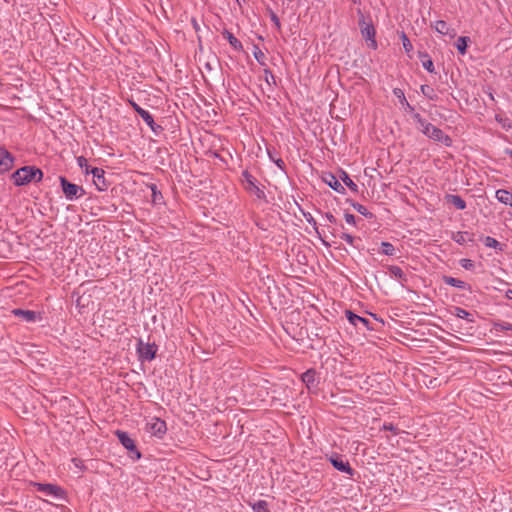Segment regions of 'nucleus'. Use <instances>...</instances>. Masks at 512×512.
<instances>
[{
    "label": "nucleus",
    "mask_w": 512,
    "mask_h": 512,
    "mask_svg": "<svg viewBox=\"0 0 512 512\" xmlns=\"http://www.w3.org/2000/svg\"><path fill=\"white\" fill-rule=\"evenodd\" d=\"M135 111L139 114V116L143 119V121L153 130L155 131V122L152 115L145 109L141 108L137 104H132Z\"/></svg>",
    "instance_id": "obj_15"
},
{
    "label": "nucleus",
    "mask_w": 512,
    "mask_h": 512,
    "mask_svg": "<svg viewBox=\"0 0 512 512\" xmlns=\"http://www.w3.org/2000/svg\"><path fill=\"white\" fill-rule=\"evenodd\" d=\"M324 181L335 191L341 193L344 191V187L342 184L338 181V179L332 175L329 174L324 178Z\"/></svg>",
    "instance_id": "obj_19"
},
{
    "label": "nucleus",
    "mask_w": 512,
    "mask_h": 512,
    "mask_svg": "<svg viewBox=\"0 0 512 512\" xmlns=\"http://www.w3.org/2000/svg\"><path fill=\"white\" fill-rule=\"evenodd\" d=\"M401 40L403 43V48L406 51V53H410L413 49V46L405 33L401 34Z\"/></svg>",
    "instance_id": "obj_32"
},
{
    "label": "nucleus",
    "mask_w": 512,
    "mask_h": 512,
    "mask_svg": "<svg viewBox=\"0 0 512 512\" xmlns=\"http://www.w3.org/2000/svg\"><path fill=\"white\" fill-rule=\"evenodd\" d=\"M116 435L118 437V440L120 441V443L129 451L131 452H135L136 454V458L139 459L141 457V454L139 451H137L136 449V445H135V442L132 438H130V436L126 433V432H123V431H116Z\"/></svg>",
    "instance_id": "obj_11"
},
{
    "label": "nucleus",
    "mask_w": 512,
    "mask_h": 512,
    "mask_svg": "<svg viewBox=\"0 0 512 512\" xmlns=\"http://www.w3.org/2000/svg\"><path fill=\"white\" fill-rule=\"evenodd\" d=\"M353 208H354L358 213H360L361 215H363V216H365V217L371 218V217L373 216V215H372V213H370V212L368 211V209H367L365 206H363V205H361V204H359V203H357V204H353Z\"/></svg>",
    "instance_id": "obj_29"
},
{
    "label": "nucleus",
    "mask_w": 512,
    "mask_h": 512,
    "mask_svg": "<svg viewBox=\"0 0 512 512\" xmlns=\"http://www.w3.org/2000/svg\"><path fill=\"white\" fill-rule=\"evenodd\" d=\"M416 123L419 125V129L421 132L426 135L428 138L440 142L443 145L449 147L452 144L451 138L444 134L443 131L431 123L426 122L420 114L415 113L413 116Z\"/></svg>",
    "instance_id": "obj_1"
},
{
    "label": "nucleus",
    "mask_w": 512,
    "mask_h": 512,
    "mask_svg": "<svg viewBox=\"0 0 512 512\" xmlns=\"http://www.w3.org/2000/svg\"><path fill=\"white\" fill-rule=\"evenodd\" d=\"M93 175V183L99 191H105L108 188V183L104 177V170L101 168L94 167L91 169Z\"/></svg>",
    "instance_id": "obj_12"
},
{
    "label": "nucleus",
    "mask_w": 512,
    "mask_h": 512,
    "mask_svg": "<svg viewBox=\"0 0 512 512\" xmlns=\"http://www.w3.org/2000/svg\"><path fill=\"white\" fill-rule=\"evenodd\" d=\"M382 253L385 255H393L394 254V246L389 242L381 243Z\"/></svg>",
    "instance_id": "obj_30"
},
{
    "label": "nucleus",
    "mask_w": 512,
    "mask_h": 512,
    "mask_svg": "<svg viewBox=\"0 0 512 512\" xmlns=\"http://www.w3.org/2000/svg\"><path fill=\"white\" fill-rule=\"evenodd\" d=\"M324 219H325L328 223H331V224L336 223V218H335L331 213H326V214L324 215Z\"/></svg>",
    "instance_id": "obj_42"
},
{
    "label": "nucleus",
    "mask_w": 512,
    "mask_h": 512,
    "mask_svg": "<svg viewBox=\"0 0 512 512\" xmlns=\"http://www.w3.org/2000/svg\"><path fill=\"white\" fill-rule=\"evenodd\" d=\"M389 271L391 273V275H393L395 278L399 279V280H404L405 279V274L403 272V270L398 267V266H391L389 268Z\"/></svg>",
    "instance_id": "obj_28"
},
{
    "label": "nucleus",
    "mask_w": 512,
    "mask_h": 512,
    "mask_svg": "<svg viewBox=\"0 0 512 512\" xmlns=\"http://www.w3.org/2000/svg\"><path fill=\"white\" fill-rule=\"evenodd\" d=\"M252 508L255 512H268L267 502L264 500H259L252 505Z\"/></svg>",
    "instance_id": "obj_26"
},
{
    "label": "nucleus",
    "mask_w": 512,
    "mask_h": 512,
    "mask_svg": "<svg viewBox=\"0 0 512 512\" xmlns=\"http://www.w3.org/2000/svg\"><path fill=\"white\" fill-rule=\"evenodd\" d=\"M63 193L68 200L77 199L85 194L81 186L70 183L65 177H60Z\"/></svg>",
    "instance_id": "obj_3"
},
{
    "label": "nucleus",
    "mask_w": 512,
    "mask_h": 512,
    "mask_svg": "<svg viewBox=\"0 0 512 512\" xmlns=\"http://www.w3.org/2000/svg\"><path fill=\"white\" fill-rule=\"evenodd\" d=\"M13 157L4 148H0V172H6L12 168Z\"/></svg>",
    "instance_id": "obj_13"
},
{
    "label": "nucleus",
    "mask_w": 512,
    "mask_h": 512,
    "mask_svg": "<svg viewBox=\"0 0 512 512\" xmlns=\"http://www.w3.org/2000/svg\"><path fill=\"white\" fill-rule=\"evenodd\" d=\"M346 317H347L348 321L353 326L359 327L360 325H362L366 329H370L369 326H368L369 325V320L368 319L363 318L361 316H358V315L354 314L352 311H349V310L346 311Z\"/></svg>",
    "instance_id": "obj_14"
},
{
    "label": "nucleus",
    "mask_w": 512,
    "mask_h": 512,
    "mask_svg": "<svg viewBox=\"0 0 512 512\" xmlns=\"http://www.w3.org/2000/svg\"><path fill=\"white\" fill-rule=\"evenodd\" d=\"M361 34L363 38H365L367 41H369V47L372 49L377 48V41L375 39V29L371 22H366L363 18L359 22Z\"/></svg>",
    "instance_id": "obj_4"
},
{
    "label": "nucleus",
    "mask_w": 512,
    "mask_h": 512,
    "mask_svg": "<svg viewBox=\"0 0 512 512\" xmlns=\"http://www.w3.org/2000/svg\"><path fill=\"white\" fill-rule=\"evenodd\" d=\"M77 164L85 172V174L91 173L92 168H90V166L88 165V161L84 156H79L77 158Z\"/></svg>",
    "instance_id": "obj_25"
},
{
    "label": "nucleus",
    "mask_w": 512,
    "mask_h": 512,
    "mask_svg": "<svg viewBox=\"0 0 512 512\" xmlns=\"http://www.w3.org/2000/svg\"><path fill=\"white\" fill-rule=\"evenodd\" d=\"M146 429L152 435L162 438V436L166 433L167 426L165 421L154 417L149 422H147Z\"/></svg>",
    "instance_id": "obj_6"
},
{
    "label": "nucleus",
    "mask_w": 512,
    "mask_h": 512,
    "mask_svg": "<svg viewBox=\"0 0 512 512\" xmlns=\"http://www.w3.org/2000/svg\"><path fill=\"white\" fill-rule=\"evenodd\" d=\"M272 20L274 21L276 26H279V20L275 14L271 15Z\"/></svg>",
    "instance_id": "obj_45"
},
{
    "label": "nucleus",
    "mask_w": 512,
    "mask_h": 512,
    "mask_svg": "<svg viewBox=\"0 0 512 512\" xmlns=\"http://www.w3.org/2000/svg\"><path fill=\"white\" fill-rule=\"evenodd\" d=\"M453 314L461 319H466L469 322H473L472 314L466 311L465 309H462L460 307H455Z\"/></svg>",
    "instance_id": "obj_23"
},
{
    "label": "nucleus",
    "mask_w": 512,
    "mask_h": 512,
    "mask_svg": "<svg viewBox=\"0 0 512 512\" xmlns=\"http://www.w3.org/2000/svg\"><path fill=\"white\" fill-rule=\"evenodd\" d=\"M151 189H152V201L154 203H158L162 199V195H161V193L159 191H157L155 185H153L151 187Z\"/></svg>",
    "instance_id": "obj_35"
},
{
    "label": "nucleus",
    "mask_w": 512,
    "mask_h": 512,
    "mask_svg": "<svg viewBox=\"0 0 512 512\" xmlns=\"http://www.w3.org/2000/svg\"><path fill=\"white\" fill-rule=\"evenodd\" d=\"M270 157L277 164V166L281 169V171L285 173V162H284V160L281 159V158L274 159L271 155H270Z\"/></svg>",
    "instance_id": "obj_38"
},
{
    "label": "nucleus",
    "mask_w": 512,
    "mask_h": 512,
    "mask_svg": "<svg viewBox=\"0 0 512 512\" xmlns=\"http://www.w3.org/2000/svg\"><path fill=\"white\" fill-rule=\"evenodd\" d=\"M461 265L465 269H470L473 266V263L469 259H462L461 260Z\"/></svg>",
    "instance_id": "obj_41"
},
{
    "label": "nucleus",
    "mask_w": 512,
    "mask_h": 512,
    "mask_svg": "<svg viewBox=\"0 0 512 512\" xmlns=\"http://www.w3.org/2000/svg\"><path fill=\"white\" fill-rule=\"evenodd\" d=\"M383 429L384 430H389V431L393 432L394 434L398 433L397 428L393 424H391V423H385L383 425Z\"/></svg>",
    "instance_id": "obj_40"
},
{
    "label": "nucleus",
    "mask_w": 512,
    "mask_h": 512,
    "mask_svg": "<svg viewBox=\"0 0 512 512\" xmlns=\"http://www.w3.org/2000/svg\"><path fill=\"white\" fill-rule=\"evenodd\" d=\"M330 463L332 466L337 469L338 471L345 473L349 476H353L354 470L350 466L349 462L341 455H332L329 458Z\"/></svg>",
    "instance_id": "obj_5"
},
{
    "label": "nucleus",
    "mask_w": 512,
    "mask_h": 512,
    "mask_svg": "<svg viewBox=\"0 0 512 512\" xmlns=\"http://www.w3.org/2000/svg\"><path fill=\"white\" fill-rule=\"evenodd\" d=\"M254 56L259 63H264L265 54L258 47H255Z\"/></svg>",
    "instance_id": "obj_36"
},
{
    "label": "nucleus",
    "mask_w": 512,
    "mask_h": 512,
    "mask_svg": "<svg viewBox=\"0 0 512 512\" xmlns=\"http://www.w3.org/2000/svg\"><path fill=\"white\" fill-rule=\"evenodd\" d=\"M431 26L437 33L447 36L450 39L455 38L457 35L456 30L443 20L435 21Z\"/></svg>",
    "instance_id": "obj_10"
},
{
    "label": "nucleus",
    "mask_w": 512,
    "mask_h": 512,
    "mask_svg": "<svg viewBox=\"0 0 512 512\" xmlns=\"http://www.w3.org/2000/svg\"><path fill=\"white\" fill-rule=\"evenodd\" d=\"M393 94L400 100L401 103H404L407 101L406 97L404 95V92L401 89L395 88L393 90Z\"/></svg>",
    "instance_id": "obj_37"
},
{
    "label": "nucleus",
    "mask_w": 512,
    "mask_h": 512,
    "mask_svg": "<svg viewBox=\"0 0 512 512\" xmlns=\"http://www.w3.org/2000/svg\"><path fill=\"white\" fill-rule=\"evenodd\" d=\"M404 106H405V109L412 112L414 110V108L406 101L404 103H402Z\"/></svg>",
    "instance_id": "obj_44"
},
{
    "label": "nucleus",
    "mask_w": 512,
    "mask_h": 512,
    "mask_svg": "<svg viewBox=\"0 0 512 512\" xmlns=\"http://www.w3.org/2000/svg\"><path fill=\"white\" fill-rule=\"evenodd\" d=\"M469 38L462 36L459 37L456 41V48L460 54L464 55L466 53V49L468 46Z\"/></svg>",
    "instance_id": "obj_22"
},
{
    "label": "nucleus",
    "mask_w": 512,
    "mask_h": 512,
    "mask_svg": "<svg viewBox=\"0 0 512 512\" xmlns=\"http://www.w3.org/2000/svg\"><path fill=\"white\" fill-rule=\"evenodd\" d=\"M342 180L350 190H352L353 192L358 191V186L349 178V176L346 173H344V177L342 178Z\"/></svg>",
    "instance_id": "obj_31"
},
{
    "label": "nucleus",
    "mask_w": 512,
    "mask_h": 512,
    "mask_svg": "<svg viewBox=\"0 0 512 512\" xmlns=\"http://www.w3.org/2000/svg\"><path fill=\"white\" fill-rule=\"evenodd\" d=\"M420 89H421L422 94L425 97L429 98L430 100H435L436 99V93H435L434 89L431 86H429V85H422Z\"/></svg>",
    "instance_id": "obj_24"
},
{
    "label": "nucleus",
    "mask_w": 512,
    "mask_h": 512,
    "mask_svg": "<svg viewBox=\"0 0 512 512\" xmlns=\"http://www.w3.org/2000/svg\"><path fill=\"white\" fill-rule=\"evenodd\" d=\"M424 59L422 60L423 67L430 73L434 72V64L433 61L428 57L427 54L421 55Z\"/></svg>",
    "instance_id": "obj_27"
},
{
    "label": "nucleus",
    "mask_w": 512,
    "mask_h": 512,
    "mask_svg": "<svg viewBox=\"0 0 512 512\" xmlns=\"http://www.w3.org/2000/svg\"><path fill=\"white\" fill-rule=\"evenodd\" d=\"M137 351L141 360L151 361L155 357L157 348L154 344L144 343L142 340H139Z\"/></svg>",
    "instance_id": "obj_7"
},
{
    "label": "nucleus",
    "mask_w": 512,
    "mask_h": 512,
    "mask_svg": "<svg viewBox=\"0 0 512 512\" xmlns=\"http://www.w3.org/2000/svg\"><path fill=\"white\" fill-rule=\"evenodd\" d=\"M309 222L313 221V224L315 225L316 224V221H314L312 218L311 219H308Z\"/></svg>",
    "instance_id": "obj_47"
},
{
    "label": "nucleus",
    "mask_w": 512,
    "mask_h": 512,
    "mask_svg": "<svg viewBox=\"0 0 512 512\" xmlns=\"http://www.w3.org/2000/svg\"><path fill=\"white\" fill-rule=\"evenodd\" d=\"M443 281L447 285H450L452 287H456V288H459V289H464L466 287V283L464 281L456 279V278H453L451 276H444L443 277Z\"/></svg>",
    "instance_id": "obj_21"
},
{
    "label": "nucleus",
    "mask_w": 512,
    "mask_h": 512,
    "mask_svg": "<svg viewBox=\"0 0 512 512\" xmlns=\"http://www.w3.org/2000/svg\"><path fill=\"white\" fill-rule=\"evenodd\" d=\"M494 329L496 331H510L512 330V324L508 322L495 323Z\"/></svg>",
    "instance_id": "obj_33"
},
{
    "label": "nucleus",
    "mask_w": 512,
    "mask_h": 512,
    "mask_svg": "<svg viewBox=\"0 0 512 512\" xmlns=\"http://www.w3.org/2000/svg\"><path fill=\"white\" fill-rule=\"evenodd\" d=\"M222 34H223L224 38L228 40L230 45L235 50H241L242 49L241 42L236 37H234V35L231 32H229L228 30H224Z\"/></svg>",
    "instance_id": "obj_20"
},
{
    "label": "nucleus",
    "mask_w": 512,
    "mask_h": 512,
    "mask_svg": "<svg viewBox=\"0 0 512 512\" xmlns=\"http://www.w3.org/2000/svg\"><path fill=\"white\" fill-rule=\"evenodd\" d=\"M42 177V171L32 166L22 167L12 174L14 184L17 186L25 185L32 181L40 182Z\"/></svg>",
    "instance_id": "obj_2"
},
{
    "label": "nucleus",
    "mask_w": 512,
    "mask_h": 512,
    "mask_svg": "<svg viewBox=\"0 0 512 512\" xmlns=\"http://www.w3.org/2000/svg\"><path fill=\"white\" fill-rule=\"evenodd\" d=\"M12 313L15 316L21 317L26 322H34L38 318L37 313L30 310L14 309Z\"/></svg>",
    "instance_id": "obj_16"
},
{
    "label": "nucleus",
    "mask_w": 512,
    "mask_h": 512,
    "mask_svg": "<svg viewBox=\"0 0 512 512\" xmlns=\"http://www.w3.org/2000/svg\"><path fill=\"white\" fill-rule=\"evenodd\" d=\"M508 293V297L512 299V291H509Z\"/></svg>",
    "instance_id": "obj_46"
},
{
    "label": "nucleus",
    "mask_w": 512,
    "mask_h": 512,
    "mask_svg": "<svg viewBox=\"0 0 512 512\" xmlns=\"http://www.w3.org/2000/svg\"><path fill=\"white\" fill-rule=\"evenodd\" d=\"M34 487H36L37 491L47 496L60 498L63 495V490L59 486L54 484L34 483Z\"/></svg>",
    "instance_id": "obj_8"
},
{
    "label": "nucleus",
    "mask_w": 512,
    "mask_h": 512,
    "mask_svg": "<svg viewBox=\"0 0 512 512\" xmlns=\"http://www.w3.org/2000/svg\"><path fill=\"white\" fill-rule=\"evenodd\" d=\"M484 245L489 248H498L500 246V243L493 237L487 236L484 239Z\"/></svg>",
    "instance_id": "obj_34"
},
{
    "label": "nucleus",
    "mask_w": 512,
    "mask_h": 512,
    "mask_svg": "<svg viewBox=\"0 0 512 512\" xmlns=\"http://www.w3.org/2000/svg\"><path fill=\"white\" fill-rule=\"evenodd\" d=\"M243 184L246 190L254 193L258 198L264 197V192L257 186L256 179L248 172L243 173Z\"/></svg>",
    "instance_id": "obj_9"
},
{
    "label": "nucleus",
    "mask_w": 512,
    "mask_h": 512,
    "mask_svg": "<svg viewBox=\"0 0 512 512\" xmlns=\"http://www.w3.org/2000/svg\"><path fill=\"white\" fill-rule=\"evenodd\" d=\"M445 199L448 203L454 205L459 210H464L466 208L465 201L459 195L448 194L445 196Z\"/></svg>",
    "instance_id": "obj_17"
},
{
    "label": "nucleus",
    "mask_w": 512,
    "mask_h": 512,
    "mask_svg": "<svg viewBox=\"0 0 512 512\" xmlns=\"http://www.w3.org/2000/svg\"><path fill=\"white\" fill-rule=\"evenodd\" d=\"M345 221H346L348 224L354 225V224H355V217H354V215L349 214V213H346V214H345Z\"/></svg>",
    "instance_id": "obj_43"
},
{
    "label": "nucleus",
    "mask_w": 512,
    "mask_h": 512,
    "mask_svg": "<svg viewBox=\"0 0 512 512\" xmlns=\"http://www.w3.org/2000/svg\"><path fill=\"white\" fill-rule=\"evenodd\" d=\"M341 238L350 245L354 243V237L348 233H342Z\"/></svg>",
    "instance_id": "obj_39"
},
{
    "label": "nucleus",
    "mask_w": 512,
    "mask_h": 512,
    "mask_svg": "<svg viewBox=\"0 0 512 512\" xmlns=\"http://www.w3.org/2000/svg\"><path fill=\"white\" fill-rule=\"evenodd\" d=\"M496 198L499 202L512 207V193L507 190L499 189L496 191Z\"/></svg>",
    "instance_id": "obj_18"
}]
</instances>
